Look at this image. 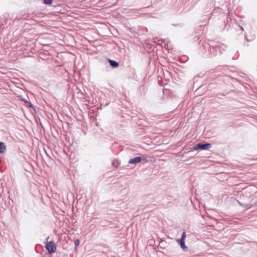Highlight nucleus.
I'll return each instance as SVG.
<instances>
[{
  "instance_id": "f257e3e1",
  "label": "nucleus",
  "mask_w": 257,
  "mask_h": 257,
  "mask_svg": "<svg viewBox=\"0 0 257 257\" xmlns=\"http://www.w3.org/2000/svg\"><path fill=\"white\" fill-rule=\"evenodd\" d=\"M211 147V145L209 143L198 144L194 147V150H207Z\"/></svg>"
},
{
  "instance_id": "f03ea898",
  "label": "nucleus",
  "mask_w": 257,
  "mask_h": 257,
  "mask_svg": "<svg viewBox=\"0 0 257 257\" xmlns=\"http://www.w3.org/2000/svg\"><path fill=\"white\" fill-rule=\"evenodd\" d=\"M45 247L50 253L55 252L56 249L55 244L53 241L47 242Z\"/></svg>"
},
{
  "instance_id": "7ed1b4c3",
  "label": "nucleus",
  "mask_w": 257,
  "mask_h": 257,
  "mask_svg": "<svg viewBox=\"0 0 257 257\" xmlns=\"http://www.w3.org/2000/svg\"><path fill=\"white\" fill-rule=\"evenodd\" d=\"M142 160V158L141 157H136L134 158L130 159L128 161L129 164H136L140 163Z\"/></svg>"
},
{
  "instance_id": "20e7f679",
  "label": "nucleus",
  "mask_w": 257,
  "mask_h": 257,
  "mask_svg": "<svg viewBox=\"0 0 257 257\" xmlns=\"http://www.w3.org/2000/svg\"><path fill=\"white\" fill-rule=\"evenodd\" d=\"M6 150V147L4 143L0 142V153H4Z\"/></svg>"
},
{
  "instance_id": "39448f33",
  "label": "nucleus",
  "mask_w": 257,
  "mask_h": 257,
  "mask_svg": "<svg viewBox=\"0 0 257 257\" xmlns=\"http://www.w3.org/2000/svg\"><path fill=\"white\" fill-rule=\"evenodd\" d=\"M109 62L110 63V65L114 68H115V67H117L118 66V65H119L118 63L115 61L109 59Z\"/></svg>"
},
{
  "instance_id": "423d86ee",
  "label": "nucleus",
  "mask_w": 257,
  "mask_h": 257,
  "mask_svg": "<svg viewBox=\"0 0 257 257\" xmlns=\"http://www.w3.org/2000/svg\"><path fill=\"white\" fill-rule=\"evenodd\" d=\"M180 244L181 247L183 250H186L187 249V247L186 246V245L185 244V240H180Z\"/></svg>"
},
{
  "instance_id": "0eeeda50",
  "label": "nucleus",
  "mask_w": 257,
  "mask_h": 257,
  "mask_svg": "<svg viewBox=\"0 0 257 257\" xmlns=\"http://www.w3.org/2000/svg\"><path fill=\"white\" fill-rule=\"evenodd\" d=\"M186 236V235L185 232H183V233H182V236H181V238L180 239V240H185Z\"/></svg>"
},
{
  "instance_id": "6e6552de",
  "label": "nucleus",
  "mask_w": 257,
  "mask_h": 257,
  "mask_svg": "<svg viewBox=\"0 0 257 257\" xmlns=\"http://www.w3.org/2000/svg\"><path fill=\"white\" fill-rule=\"evenodd\" d=\"M43 1L44 3L47 5L51 4L52 2V0H43Z\"/></svg>"
},
{
  "instance_id": "1a4fd4ad",
  "label": "nucleus",
  "mask_w": 257,
  "mask_h": 257,
  "mask_svg": "<svg viewBox=\"0 0 257 257\" xmlns=\"http://www.w3.org/2000/svg\"><path fill=\"white\" fill-rule=\"evenodd\" d=\"M80 243V241L78 239H76L74 241V244L76 246V247H77Z\"/></svg>"
},
{
  "instance_id": "9d476101",
  "label": "nucleus",
  "mask_w": 257,
  "mask_h": 257,
  "mask_svg": "<svg viewBox=\"0 0 257 257\" xmlns=\"http://www.w3.org/2000/svg\"><path fill=\"white\" fill-rule=\"evenodd\" d=\"M29 104H30V106H32V104H31L30 103H29Z\"/></svg>"
}]
</instances>
